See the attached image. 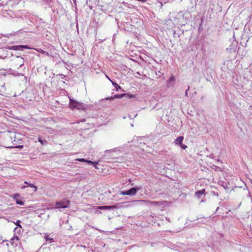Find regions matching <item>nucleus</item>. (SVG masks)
I'll use <instances>...</instances> for the list:
<instances>
[{"label":"nucleus","mask_w":252,"mask_h":252,"mask_svg":"<svg viewBox=\"0 0 252 252\" xmlns=\"http://www.w3.org/2000/svg\"><path fill=\"white\" fill-rule=\"evenodd\" d=\"M38 141L41 143L42 145H45L47 144V141L43 139L41 137H39L38 138Z\"/></svg>","instance_id":"nucleus-11"},{"label":"nucleus","mask_w":252,"mask_h":252,"mask_svg":"<svg viewBox=\"0 0 252 252\" xmlns=\"http://www.w3.org/2000/svg\"><path fill=\"white\" fill-rule=\"evenodd\" d=\"M180 146L183 149H186L187 148V146L184 145L183 144H181V145H180Z\"/></svg>","instance_id":"nucleus-19"},{"label":"nucleus","mask_w":252,"mask_h":252,"mask_svg":"<svg viewBox=\"0 0 252 252\" xmlns=\"http://www.w3.org/2000/svg\"><path fill=\"white\" fill-rule=\"evenodd\" d=\"M15 238H16L17 240H18V237L17 236H16V237H15Z\"/></svg>","instance_id":"nucleus-26"},{"label":"nucleus","mask_w":252,"mask_h":252,"mask_svg":"<svg viewBox=\"0 0 252 252\" xmlns=\"http://www.w3.org/2000/svg\"><path fill=\"white\" fill-rule=\"evenodd\" d=\"M141 187H138L136 188H131L128 190H127V195L133 196L137 193V192L141 189Z\"/></svg>","instance_id":"nucleus-5"},{"label":"nucleus","mask_w":252,"mask_h":252,"mask_svg":"<svg viewBox=\"0 0 252 252\" xmlns=\"http://www.w3.org/2000/svg\"><path fill=\"white\" fill-rule=\"evenodd\" d=\"M189 86H188V88L187 89V90L186 91V92H185V96H188V91L189 90Z\"/></svg>","instance_id":"nucleus-20"},{"label":"nucleus","mask_w":252,"mask_h":252,"mask_svg":"<svg viewBox=\"0 0 252 252\" xmlns=\"http://www.w3.org/2000/svg\"><path fill=\"white\" fill-rule=\"evenodd\" d=\"M20 196L19 194H15L14 196V199L15 200L17 204L23 205L24 204V202L19 199Z\"/></svg>","instance_id":"nucleus-6"},{"label":"nucleus","mask_w":252,"mask_h":252,"mask_svg":"<svg viewBox=\"0 0 252 252\" xmlns=\"http://www.w3.org/2000/svg\"><path fill=\"white\" fill-rule=\"evenodd\" d=\"M69 203V200L57 201L56 202V208H67Z\"/></svg>","instance_id":"nucleus-4"},{"label":"nucleus","mask_w":252,"mask_h":252,"mask_svg":"<svg viewBox=\"0 0 252 252\" xmlns=\"http://www.w3.org/2000/svg\"><path fill=\"white\" fill-rule=\"evenodd\" d=\"M76 160L78 161H81V162H86L88 163L92 164L94 167H96V165L97 164V163L96 162H93L91 160H88L85 159L84 158H77V159H76Z\"/></svg>","instance_id":"nucleus-7"},{"label":"nucleus","mask_w":252,"mask_h":252,"mask_svg":"<svg viewBox=\"0 0 252 252\" xmlns=\"http://www.w3.org/2000/svg\"><path fill=\"white\" fill-rule=\"evenodd\" d=\"M114 151V149L112 150H106L105 151V155L103 156L104 157L106 156H111V155H109V154H110L111 152H113Z\"/></svg>","instance_id":"nucleus-14"},{"label":"nucleus","mask_w":252,"mask_h":252,"mask_svg":"<svg viewBox=\"0 0 252 252\" xmlns=\"http://www.w3.org/2000/svg\"><path fill=\"white\" fill-rule=\"evenodd\" d=\"M7 49L15 51H23L24 49H31L32 48L28 45H15L9 46Z\"/></svg>","instance_id":"nucleus-3"},{"label":"nucleus","mask_w":252,"mask_h":252,"mask_svg":"<svg viewBox=\"0 0 252 252\" xmlns=\"http://www.w3.org/2000/svg\"><path fill=\"white\" fill-rule=\"evenodd\" d=\"M120 194L123 195H127V190L121 191L120 192Z\"/></svg>","instance_id":"nucleus-17"},{"label":"nucleus","mask_w":252,"mask_h":252,"mask_svg":"<svg viewBox=\"0 0 252 252\" xmlns=\"http://www.w3.org/2000/svg\"><path fill=\"white\" fill-rule=\"evenodd\" d=\"M44 238L47 242H49L50 243L52 242L53 238L50 237L49 235L48 234H45L44 235Z\"/></svg>","instance_id":"nucleus-12"},{"label":"nucleus","mask_w":252,"mask_h":252,"mask_svg":"<svg viewBox=\"0 0 252 252\" xmlns=\"http://www.w3.org/2000/svg\"><path fill=\"white\" fill-rule=\"evenodd\" d=\"M125 98L126 99H132L136 98V94H116L114 97H110L106 98V100H114L115 98Z\"/></svg>","instance_id":"nucleus-2"},{"label":"nucleus","mask_w":252,"mask_h":252,"mask_svg":"<svg viewBox=\"0 0 252 252\" xmlns=\"http://www.w3.org/2000/svg\"><path fill=\"white\" fill-rule=\"evenodd\" d=\"M107 78H108L110 80V79H109V78L108 77V76H107Z\"/></svg>","instance_id":"nucleus-28"},{"label":"nucleus","mask_w":252,"mask_h":252,"mask_svg":"<svg viewBox=\"0 0 252 252\" xmlns=\"http://www.w3.org/2000/svg\"><path fill=\"white\" fill-rule=\"evenodd\" d=\"M112 84L114 86V87L116 88L117 91H118L117 87H118L120 89H121L120 86H119L117 83L115 82H112Z\"/></svg>","instance_id":"nucleus-16"},{"label":"nucleus","mask_w":252,"mask_h":252,"mask_svg":"<svg viewBox=\"0 0 252 252\" xmlns=\"http://www.w3.org/2000/svg\"><path fill=\"white\" fill-rule=\"evenodd\" d=\"M26 187V186H23V187H22V189H24V188H25Z\"/></svg>","instance_id":"nucleus-25"},{"label":"nucleus","mask_w":252,"mask_h":252,"mask_svg":"<svg viewBox=\"0 0 252 252\" xmlns=\"http://www.w3.org/2000/svg\"><path fill=\"white\" fill-rule=\"evenodd\" d=\"M25 184H27L28 185V184H29V183H28V182H26V181H25Z\"/></svg>","instance_id":"nucleus-24"},{"label":"nucleus","mask_w":252,"mask_h":252,"mask_svg":"<svg viewBox=\"0 0 252 252\" xmlns=\"http://www.w3.org/2000/svg\"><path fill=\"white\" fill-rule=\"evenodd\" d=\"M14 147L16 148L22 149L23 147V145H18L17 146H15Z\"/></svg>","instance_id":"nucleus-21"},{"label":"nucleus","mask_w":252,"mask_h":252,"mask_svg":"<svg viewBox=\"0 0 252 252\" xmlns=\"http://www.w3.org/2000/svg\"><path fill=\"white\" fill-rule=\"evenodd\" d=\"M136 201H137V202H147L152 203V204H153L154 205H158V202H157V201L151 202V201H146V200H137Z\"/></svg>","instance_id":"nucleus-13"},{"label":"nucleus","mask_w":252,"mask_h":252,"mask_svg":"<svg viewBox=\"0 0 252 252\" xmlns=\"http://www.w3.org/2000/svg\"><path fill=\"white\" fill-rule=\"evenodd\" d=\"M20 59L21 62L22 63L20 65V66H21L23 64V58H20Z\"/></svg>","instance_id":"nucleus-22"},{"label":"nucleus","mask_w":252,"mask_h":252,"mask_svg":"<svg viewBox=\"0 0 252 252\" xmlns=\"http://www.w3.org/2000/svg\"><path fill=\"white\" fill-rule=\"evenodd\" d=\"M183 140H184V137L183 136H180L178 137L175 139V142L176 144L180 145H181V144H182Z\"/></svg>","instance_id":"nucleus-10"},{"label":"nucleus","mask_w":252,"mask_h":252,"mask_svg":"<svg viewBox=\"0 0 252 252\" xmlns=\"http://www.w3.org/2000/svg\"><path fill=\"white\" fill-rule=\"evenodd\" d=\"M205 190L204 189L198 190V191L195 192V196H196V197H197V198L199 199V198H200L201 197V196L202 195L205 194Z\"/></svg>","instance_id":"nucleus-8"},{"label":"nucleus","mask_w":252,"mask_h":252,"mask_svg":"<svg viewBox=\"0 0 252 252\" xmlns=\"http://www.w3.org/2000/svg\"><path fill=\"white\" fill-rule=\"evenodd\" d=\"M28 186L29 187H30L31 188H34V191H36L37 190V187L35 186L34 184L29 183L28 184Z\"/></svg>","instance_id":"nucleus-15"},{"label":"nucleus","mask_w":252,"mask_h":252,"mask_svg":"<svg viewBox=\"0 0 252 252\" xmlns=\"http://www.w3.org/2000/svg\"><path fill=\"white\" fill-rule=\"evenodd\" d=\"M69 106L72 109L76 108L79 110L85 109L87 108L85 103L76 101L72 99H70Z\"/></svg>","instance_id":"nucleus-1"},{"label":"nucleus","mask_w":252,"mask_h":252,"mask_svg":"<svg viewBox=\"0 0 252 252\" xmlns=\"http://www.w3.org/2000/svg\"><path fill=\"white\" fill-rule=\"evenodd\" d=\"M116 208L115 206H99L98 209L100 210H111Z\"/></svg>","instance_id":"nucleus-9"},{"label":"nucleus","mask_w":252,"mask_h":252,"mask_svg":"<svg viewBox=\"0 0 252 252\" xmlns=\"http://www.w3.org/2000/svg\"><path fill=\"white\" fill-rule=\"evenodd\" d=\"M170 81H173V80H174V78L173 76H172V77L170 78Z\"/></svg>","instance_id":"nucleus-23"},{"label":"nucleus","mask_w":252,"mask_h":252,"mask_svg":"<svg viewBox=\"0 0 252 252\" xmlns=\"http://www.w3.org/2000/svg\"><path fill=\"white\" fill-rule=\"evenodd\" d=\"M138 1H144V0H138Z\"/></svg>","instance_id":"nucleus-27"},{"label":"nucleus","mask_w":252,"mask_h":252,"mask_svg":"<svg viewBox=\"0 0 252 252\" xmlns=\"http://www.w3.org/2000/svg\"><path fill=\"white\" fill-rule=\"evenodd\" d=\"M20 220H18L17 222L15 223V224L17 225L18 227L22 228L21 225L20 224Z\"/></svg>","instance_id":"nucleus-18"}]
</instances>
